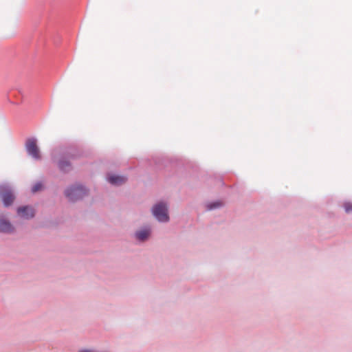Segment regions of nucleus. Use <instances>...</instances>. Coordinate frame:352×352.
<instances>
[{"label": "nucleus", "mask_w": 352, "mask_h": 352, "mask_svg": "<svg viewBox=\"0 0 352 352\" xmlns=\"http://www.w3.org/2000/svg\"><path fill=\"white\" fill-rule=\"evenodd\" d=\"M2 199L4 206H9L13 203L14 196L10 189H5L3 192Z\"/></svg>", "instance_id": "39448f33"}, {"label": "nucleus", "mask_w": 352, "mask_h": 352, "mask_svg": "<svg viewBox=\"0 0 352 352\" xmlns=\"http://www.w3.org/2000/svg\"><path fill=\"white\" fill-rule=\"evenodd\" d=\"M13 230L14 228L10 222L3 219H0V232H11Z\"/></svg>", "instance_id": "0eeeda50"}, {"label": "nucleus", "mask_w": 352, "mask_h": 352, "mask_svg": "<svg viewBox=\"0 0 352 352\" xmlns=\"http://www.w3.org/2000/svg\"><path fill=\"white\" fill-rule=\"evenodd\" d=\"M43 188V185L41 183H37L35 185L33 186L32 188V192H36L39 190H41Z\"/></svg>", "instance_id": "9b49d317"}, {"label": "nucleus", "mask_w": 352, "mask_h": 352, "mask_svg": "<svg viewBox=\"0 0 352 352\" xmlns=\"http://www.w3.org/2000/svg\"><path fill=\"white\" fill-rule=\"evenodd\" d=\"M345 212L348 214L352 213V204L350 202H345L344 204Z\"/></svg>", "instance_id": "1a4fd4ad"}, {"label": "nucleus", "mask_w": 352, "mask_h": 352, "mask_svg": "<svg viewBox=\"0 0 352 352\" xmlns=\"http://www.w3.org/2000/svg\"><path fill=\"white\" fill-rule=\"evenodd\" d=\"M58 166L61 170L65 171V170H67V168L69 166V164L66 161H60L59 162Z\"/></svg>", "instance_id": "9d476101"}, {"label": "nucleus", "mask_w": 352, "mask_h": 352, "mask_svg": "<svg viewBox=\"0 0 352 352\" xmlns=\"http://www.w3.org/2000/svg\"><path fill=\"white\" fill-rule=\"evenodd\" d=\"M109 183L113 185H121L126 181V178L124 176L111 175L107 177Z\"/></svg>", "instance_id": "423d86ee"}, {"label": "nucleus", "mask_w": 352, "mask_h": 352, "mask_svg": "<svg viewBox=\"0 0 352 352\" xmlns=\"http://www.w3.org/2000/svg\"><path fill=\"white\" fill-rule=\"evenodd\" d=\"M153 214L159 221L166 222L169 220L168 208L166 204L160 202L155 205L152 209Z\"/></svg>", "instance_id": "f257e3e1"}, {"label": "nucleus", "mask_w": 352, "mask_h": 352, "mask_svg": "<svg viewBox=\"0 0 352 352\" xmlns=\"http://www.w3.org/2000/svg\"><path fill=\"white\" fill-rule=\"evenodd\" d=\"M150 234L148 230H143L136 233L137 238L140 241L146 240Z\"/></svg>", "instance_id": "6e6552de"}, {"label": "nucleus", "mask_w": 352, "mask_h": 352, "mask_svg": "<svg viewBox=\"0 0 352 352\" xmlns=\"http://www.w3.org/2000/svg\"><path fill=\"white\" fill-rule=\"evenodd\" d=\"M18 214L25 219H30L34 216V210L32 207L23 206L20 207L17 210Z\"/></svg>", "instance_id": "20e7f679"}, {"label": "nucleus", "mask_w": 352, "mask_h": 352, "mask_svg": "<svg viewBox=\"0 0 352 352\" xmlns=\"http://www.w3.org/2000/svg\"><path fill=\"white\" fill-rule=\"evenodd\" d=\"M87 195V190L82 186L77 185L68 188L65 191V196L71 201H75L82 199Z\"/></svg>", "instance_id": "f03ea898"}, {"label": "nucleus", "mask_w": 352, "mask_h": 352, "mask_svg": "<svg viewBox=\"0 0 352 352\" xmlns=\"http://www.w3.org/2000/svg\"><path fill=\"white\" fill-rule=\"evenodd\" d=\"M79 352H93V351H91L90 350H81Z\"/></svg>", "instance_id": "ddd939ff"}, {"label": "nucleus", "mask_w": 352, "mask_h": 352, "mask_svg": "<svg viewBox=\"0 0 352 352\" xmlns=\"http://www.w3.org/2000/svg\"><path fill=\"white\" fill-rule=\"evenodd\" d=\"M27 152L36 160L41 159L40 151L36 144V140L34 138L28 139L25 144Z\"/></svg>", "instance_id": "7ed1b4c3"}, {"label": "nucleus", "mask_w": 352, "mask_h": 352, "mask_svg": "<svg viewBox=\"0 0 352 352\" xmlns=\"http://www.w3.org/2000/svg\"><path fill=\"white\" fill-rule=\"evenodd\" d=\"M221 206V203H220V202H214V203H213L212 204L210 205V206H209V207H208V208H209L210 210H211V209H213V208H217V207H219V206Z\"/></svg>", "instance_id": "f8f14e48"}]
</instances>
